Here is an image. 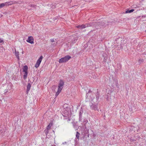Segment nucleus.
<instances>
[{
    "label": "nucleus",
    "instance_id": "b1692460",
    "mask_svg": "<svg viewBox=\"0 0 146 146\" xmlns=\"http://www.w3.org/2000/svg\"><path fill=\"white\" fill-rule=\"evenodd\" d=\"M92 92V91L90 90H89L88 91V93L87 94V95H88L89 93H91Z\"/></svg>",
    "mask_w": 146,
    "mask_h": 146
},
{
    "label": "nucleus",
    "instance_id": "f03ea898",
    "mask_svg": "<svg viewBox=\"0 0 146 146\" xmlns=\"http://www.w3.org/2000/svg\"><path fill=\"white\" fill-rule=\"evenodd\" d=\"M71 58V56L69 55H66L59 59V62L60 63L66 62H67Z\"/></svg>",
    "mask_w": 146,
    "mask_h": 146
},
{
    "label": "nucleus",
    "instance_id": "1a4fd4ad",
    "mask_svg": "<svg viewBox=\"0 0 146 146\" xmlns=\"http://www.w3.org/2000/svg\"><path fill=\"white\" fill-rule=\"evenodd\" d=\"M52 125V123H50L47 126L46 128V129H47V133L48 132V130L51 128Z\"/></svg>",
    "mask_w": 146,
    "mask_h": 146
},
{
    "label": "nucleus",
    "instance_id": "9d476101",
    "mask_svg": "<svg viewBox=\"0 0 146 146\" xmlns=\"http://www.w3.org/2000/svg\"><path fill=\"white\" fill-rule=\"evenodd\" d=\"M28 69V67L26 65L23 67V72H27V70Z\"/></svg>",
    "mask_w": 146,
    "mask_h": 146
},
{
    "label": "nucleus",
    "instance_id": "39448f33",
    "mask_svg": "<svg viewBox=\"0 0 146 146\" xmlns=\"http://www.w3.org/2000/svg\"><path fill=\"white\" fill-rule=\"evenodd\" d=\"M33 38L32 36H29L28 39L27 40V42L31 44L34 43Z\"/></svg>",
    "mask_w": 146,
    "mask_h": 146
},
{
    "label": "nucleus",
    "instance_id": "9b49d317",
    "mask_svg": "<svg viewBox=\"0 0 146 146\" xmlns=\"http://www.w3.org/2000/svg\"><path fill=\"white\" fill-rule=\"evenodd\" d=\"M23 77H24V78L25 79L26 78H27V74H28V72H23Z\"/></svg>",
    "mask_w": 146,
    "mask_h": 146
},
{
    "label": "nucleus",
    "instance_id": "cd10ccee",
    "mask_svg": "<svg viewBox=\"0 0 146 146\" xmlns=\"http://www.w3.org/2000/svg\"><path fill=\"white\" fill-rule=\"evenodd\" d=\"M87 136H88V137H89V134H88V135H87Z\"/></svg>",
    "mask_w": 146,
    "mask_h": 146
},
{
    "label": "nucleus",
    "instance_id": "f257e3e1",
    "mask_svg": "<svg viewBox=\"0 0 146 146\" xmlns=\"http://www.w3.org/2000/svg\"><path fill=\"white\" fill-rule=\"evenodd\" d=\"M64 85V82L62 80H60L58 85V91L56 94V96L58 95L61 92L63 88Z\"/></svg>",
    "mask_w": 146,
    "mask_h": 146
},
{
    "label": "nucleus",
    "instance_id": "6ab92c4d",
    "mask_svg": "<svg viewBox=\"0 0 146 146\" xmlns=\"http://www.w3.org/2000/svg\"><path fill=\"white\" fill-rule=\"evenodd\" d=\"M84 26H85V28L86 27H89L88 24V23H86V24H85L84 25Z\"/></svg>",
    "mask_w": 146,
    "mask_h": 146
},
{
    "label": "nucleus",
    "instance_id": "5701e85b",
    "mask_svg": "<svg viewBox=\"0 0 146 146\" xmlns=\"http://www.w3.org/2000/svg\"><path fill=\"white\" fill-rule=\"evenodd\" d=\"M50 41H51V42H54V39H51L50 40Z\"/></svg>",
    "mask_w": 146,
    "mask_h": 146
},
{
    "label": "nucleus",
    "instance_id": "2eb2a0df",
    "mask_svg": "<svg viewBox=\"0 0 146 146\" xmlns=\"http://www.w3.org/2000/svg\"><path fill=\"white\" fill-rule=\"evenodd\" d=\"M15 55L16 56V57L19 60V52H17L15 51Z\"/></svg>",
    "mask_w": 146,
    "mask_h": 146
},
{
    "label": "nucleus",
    "instance_id": "dca6fc26",
    "mask_svg": "<svg viewBox=\"0 0 146 146\" xmlns=\"http://www.w3.org/2000/svg\"><path fill=\"white\" fill-rule=\"evenodd\" d=\"M80 133L78 132H76V137L77 138V139H79V136H80Z\"/></svg>",
    "mask_w": 146,
    "mask_h": 146
},
{
    "label": "nucleus",
    "instance_id": "6e6552de",
    "mask_svg": "<svg viewBox=\"0 0 146 146\" xmlns=\"http://www.w3.org/2000/svg\"><path fill=\"white\" fill-rule=\"evenodd\" d=\"M13 4V3L12 1L7 2L4 3L5 6H8Z\"/></svg>",
    "mask_w": 146,
    "mask_h": 146
},
{
    "label": "nucleus",
    "instance_id": "412c9836",
    "mask_svg": "<svg viewBox=\"0 0 146 146\" xmlns=\"http://www.w3.org/2000/svg\"><path fill=\"white\" fill-rule=\"evenodd\" d=\"M88 24L89 27L91 26L92 25V23H88Z\"/></svg>",
    "mask_w": 146,
    "mask_h": 146
},
{
    "label": "nucleus",
    "instance_id": "a878e982",
    "mask_svg": "<svg viewBox=\"0 0 146 146\" xmlns=\"http://www.w3.org/2000/svg\"><path fill=\"white\" fill-rule=\"evenodd\" d=\"M66 143V142H65L64 143H63V144H65V143Z\"/></svg>",
    "mask_w": 146,
    "mask_h": 146
},
{
    "label": "nucleus",
    "instance_id": "f8f14e48",
    "mask_svg": "<svg viewBox=\"0 0 146 146\" xmlns=\"http://www.w3.org/2000/svg\"><path fill=\"white\" fill-rule=\"evenodd\" d=\"M77 27L78 28H79V29H84L85 28V26H84V25H79L77 26Z\"/></svg>",
    "mask_w": 146,
    "mask_h": 146
},
{
    "label": "nucleus",
    "instance_id": "bb28decb",
    "mask_svg": "<svg viewBox=\"0 0 146 146\" xmlns=\"http://www.w3.org/2000/svg\"><path fill=\"white\" fill-rule=\"evenodd\" d=\"M34 5H33V6L32 5H31V7H34Z\"/></svg>",
    "mask_w": 146,
    "mask_h": 146
},
{
    "label": "nucleus",
    "instance_id": "0eeeda50",
    "mask_svg": "<svg viewBox=\"0 0 146 146\" xmlns=\"http://www.w3.org/2000/svg\"><path fill=\"white\" fill-rule=\"evenodd\" d=\"M83 113V111L82 110H80L79 112V121H81L82 119V114Z\"/></svg>",
    "mask_w": 146,
    "mask_h": 146
},
{
    "label": "nucleus",
    "instance_id": "20e7f679",
    "mask_svg": "<svg viewBox=\"0 0 146 146\" xmlns=\"http://www.w3.org/2000/svg\"><path fill=\"white\" fill-rule=\"evenodd\" d=\"M90 106L91 109L92 110H98V105L97 104H95L92 103H90Z\"/></svg>",
    "mask_w": 146,
    "mask_h": 146
},
{
    "label": "nucleus",
    "instance_id": "aec40b11",
    "mask_svg": "<svg viewBox=\"0 0 146 146\" xmlns=\"http://www.w3.org/2000/svg\"><path fill=\"white\" fill-rule=\"evenodd\" d=\"M132 6H133V7L134 8H135L137 7V6L135 5H133Z\"/></svg>",
    "mask_w": 146,
    "mask_h": 146
},
{
    "label": "nucleus",
    "instance_id": "423d86ee",
    "mask_svg": "<svg viewBox=\"0 0 146 146\" xmlns=\"http://www.w3.org/2000/svg\"><path fill=\"white\" fill-rule=\"evenodd\" d=\"M31 87V85L29 83H28L27 86V90H26V94H28L29 92L30 89Z\"/></svg>",
    "mask_w": 146,
    "mask_h": 146
},
{
    "label": "nucleus",
    "instance_id": "a211bd4d",
    "mask_svg": "<svg viewBox=\"0 0 146 146\" xmlns=\"http://www.w3.org/2000/svg\"><path fill=\"white\" fill-rule=\"evenodd\" d=\"M143 59H140L139 60V62L140 64H141V63H142L143 62Z\"/></svg>",
    "mask_w": 146,
    "mask_h": 146
},
{
    "label": "nucleus",
    "instance_id": "4be33fe9",
    "mask_svg": "<svg viewBox=\"0 0 146 146\" xmlns=\"http://www.w3.org/2000/svg\"><path fill=\"white\" fill-rule=\"evenodd\" d=\"M90 100H91L92 101L93 100L94 98H93L91 96H90Z\"/></svg>",
    "mask_w": 146,
    "mask_h": 146
},
{
    "label": "nucleus",
    "instance_id": "7ed1b4c3",
    "mask_svg": "<svg viewBox=\"0 0 146 146\" xmlns=\"http://www.w3.org/2000/svg\"><path fill=\"white\" fill-rule=\"evenodd\" d=\"M43 57L42 56H41L38 60H37L36 62L35 65V67L36 68H38L40 65V64L42 60Z\"/></svg>",
    "mask_w": 146,
    "mask_h": 146
},
{
    "label": "nucleus",
    "instance_id": "ddd939ff",
    "mask_svg": "<svg viewBox=\"0 0 146 146\" xmlns=\"http://www.w3.org/2000/svg\"><path fill=\"white\" fill-rule=\"evenodd\" d=\"M96 101H97L99 99L100 96V94L98 91L96 94Z\"/></svg>",
    "mask_w": 146,
    "mask_h": 146
},
{
    "label": "nucleus",
    "instance_id": "4468645a",
    "mask_svg": "<svg viewBox=\"0 0 146 146\" xmlns=\"http://www.w3.org/2000/svg\"><path fill=\"white\" fill-rule=\"evenodd\" d=\"M134 11V10L133 9H131L130 10H127L125 11V13H131L133 12Z\"/></svg>",
    "mask_w": 146,
    "mask_h": 146
},
{
    "label": "nucleus",
    "instance_id": "f3484780",
    "mask_svg": "<svg viewBox=\"0 0 146 146\" xmlns=\"http://www.w3.org/2000/svg\"><path fill=\"white\" fill-rule=\"evenodd\" d=\"M4 6H5L4 3H2L0 4V8H1Z\"/></svg>",
    "mask_w": 146,
    "mask_h": 146
},
{
    "label": "nucleus",
    "instance_id": "393cba45",
    "mask_svg": "<svg viewBox=\"0 0 146 146\" xmlns=\"http://www.w3.org/2000/svg\"><path fill=\"white\" fill-rule=\"evenodd\" d=\"M56 86H52V88H56Z\"/></svg>",
    "mask_w": 146,
    "mask_h": 146
}]
</instances>
